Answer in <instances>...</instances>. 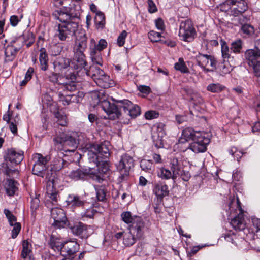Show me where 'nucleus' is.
I'll return each instance as SVG.
<instances>
[{"mask_svg": "<svg viewBox=\"0 0 260 260\" xmlns=\"http://www.w3.org/2000/svg\"><path fill=\"white\" fill-rule=\"evenodd\" d=\"M104 92L102 91L95 93L94 96L98 98V103L111 119L120 118L121 116H129L131 118H135L141 114L139 106L133 104L128 100L117 102V104L111 103L104 95Z\"/></svg>", "mask_w": 260, "mask_h": 260, "instance_id": "1", "label": "nucleus"}, {"mask_svg": "<svg viewBox=\"0 0 260 260\" xmlns=\"http://www.w3.org/2000/svg\"><path fill=\"white\" fill-rule=\"evenodd\" d=\"M227 206L228 208L225 209L227 215L231 217H234L230 222L232 227L236 230H244L246 224L243 216L244 211L242 209L239 199L235 196L231 197Z\"/></svg>", "mask_w": 260, "mask_h": 260, "instance_id": "2", "label": "nucleus"}, {"mask_svg": "<svg viewBox=\"0 0 260 260\" xmlns=\"http://www.w3.org/2000/svg\"><path fill=\"white\" fill-rule=\"evenodd\" d=\"M24 158V152L15 148L8 149L5 157V162L1 164L0 173L9 177L13 174H18L14 166L20 164Z\"/></svg>", "mask_w": 260, "mask_h": 260, "instance_id": "3", "label": "nucleus"}, {"mask_svg": "<svg viewBox=\"0 0 260 260\" xmlns=\"http://www.w3.org/2000/svg\"><path fill=\"white\" fill-rule=\"evenodd\" d=\"M77 132H72L71 135H67L61 131L56 132V136L53 138V141L56 147L60 151L65 152H74L77 147L76 140Z\"/></svg>", "mask_w": 260, "mask_h": 260, "instance_id": "4", "label": "nucleus"}, {"mask_svg": "<svg viewBox=\"0 0 260 260\" xmlns=\"http://www.w3.org/2000/svg\"><path fill=\"white\" fill-rule=\"evenodd\" d=\"M247 9V4L245 0H226L220 5L222 11L234 16L241 15Z\"/></svg>", "mask_w": 260, "mask_h": 260, "instance_id": "5", "label": "nucleus"}, {"mask_svg": "<svg viewBox=\"0 0 260 260\" xmlns=\"http://www.w3.org/2000/svg\"><path fill=\"white\" fill-rule=\"evenodd\" d=\"M122 220L128 225V229L132 232H137L140 235L142 231L146 229L145 223L140 216H132L131 212L125 211L121 214Z\"/></svg>", "mask_w": 260, "mask_h": 260, "instance_id": "6", "label": "nucleus"}, {"mask_svg": "<svg viewBox=\"0 0 260 260\" xmlns=\"http://www.w3.org/2000/svg\"><path fill=\"white\" fill-rule=\"evenodd\" d=\"M34 165L32 167V174L39 177L43 178L46 177L47 179H50L48 171L47 164L49 160L47 156H43L40 153H35L32 155Z\"/></svg>", "mask_w": 260, "mask_h": 260, "instance_id": "7", "label": "nucleus"}, {"mask_svg": "<svg viewBox=\"0 0 260 260\" xmlns=\"http://www.w3.org/2000/svg\"><path fill=\"white\" fill-rule=\"evenodd\" d=\"M207 134L201 132L197 133L192 142L188 145L186 149H189L196 153L204 152L207 150V146L210 143V139Z\"/></svg>", "mask_w": 260, "mask_h": 260, "instance_id": "8", "label": "nucleus"}, {"mask_svg": "<svg viewBox=\"0 0 260 260\" xmlns=\"http://www.w3.org/2000/svg\"><path fill=\"white\" fill-rule=\"evenodd\" d=\"M78 26V23L74 21L59 24L58 25L55 36L60 41H66L75 35Z\"/></svg>", "mask_w": 260, "mask_h": 260, "instance_id": "9", "label": "nucleus"}, {"mask_svg": "<svg viewBox=\"0 0 260 260\" xmlns=\"http://www.w3.org/2000/svg\"><path fill=\"white\" fill-rule=\"evenodd\" d=\"M116 166L120 173L119 179L122 182L126 180L129 176L130 169L134 167L133 158L127 154L123 155Z\"/></svg>", "mask_w": 260, "mask_h": 260, "instance_id": "10", "label": "nucleus"}, {"mask_svg": "<svg viewBox=\"0 0 260 260\" xmlns=\"http://www.w3.org/2000/svg\"><path fill=\"white\" fill-rule=\"evenodd\" d=\"M197 64L206 72H213L216 69L217 60L212 55L199 53L195 56Z\"/></svg>", "mask_w": 260, "mask_h": 260, "instance_id": "11", "label": "nucleus"}, {"mask_svg": "<svg viewBox=\"0 0 260 260\" xmlns=\"http://www.w3.org/2000/svg\"><path fill=\"white\" fill-rule=\"evenodd\" d=\"M179 36L184 41L189 42L193 40L196 36V31L190 20H187L181 22Z\"/></svg>", "mask_w": 260, "mask_h": 260, "instance_id": "12", "label": "nucleus"}, {"mask_svg": "<svg viewBox=\"0 0 260 260\" xmlns=\"http://www.w3.org/2000/svg\"><path fill=\"white\" fill-rule=\"evenodd\" d=\"M67 226L70 229L73 235L81 239H86L90 235V233L89 232V229L90 226L81 222H69Z\"/></svg>", "mask_w": 260, "mask_h": 260, "instance_id": "13", "label": "nucleus"}, {"mask_svg": "<svg viewBox=\"0 0 260 260\" xmlns=\"http://www.w3.org/2000/svg\"><path fill=\"white\" fill-rule=\"evenodd\" d=\"M51 216L54 222L52 225L56 228H64L67 225V219L63 210L60 208H53L51 210Z\"/></svg>", "mask_w": 260, "mask_h": 260, "instance_id": "14", "label": "nucleus"}, {"mask_svg": "<svg viewBox=\"0 0 260 260\" xmlns=\"http://www.w3.org/2000/svg\"><path fill=\"white\" fill-rule=\"evenodd\" d=\"M64 7V10L55 11L53 13V15L56 19L59 20L62 23H68V22L73 21V20L75 17L73 14L72 7H67L66 6Z\"/></svg>", "mask_w": 260, "mask_h": 260, "instance_id": "15", "label": "nucleus"}, {"mask_svg": "<svg viewBox=\"0 0 260 260\" xmlns=\"http://www.w3.org/2000/svg\"><path fill=\"white\" fill-rule=\"evenodd\" d=\"M93 173V169L90 168L76 170H70L69 168V170H67L64 175L69 176L70 178L74 181H78L86 179L88 175L92 174Z\"/></svg>", "mask_w": 260, "mask_h": 260, "instance_id": "16", "label": "nucleus"}, {"mask_svg": "<svg viewBox=\"0 0 260 260\" xmlns=\"http://www.w3.org/2000/svg\"><path fill=\"white\" fill-rule=\"evenodd\" d=\"M63 154V152H59L58 156L55 157L52 161L51 164V171L58 172L61 171L65 174L67 170H69L70 164L61 157V155Z\"/></svg>", "mask_w": 260, "mask_h": 260, "instance_id": "17", "label": "nucleus"}, {"mask_svg": "<svg viewBox=\"0 0 260 260\" xmlns=\"http://www.w3.org/2000/svg\"><path fill=\"white\" fill-rule=\"evenodd\" d=\"M95 164L98 167V174H94V172L93 179L100 183L104 180V176L102 175L106 174L109 171V165L106 159H95Z\"/></svg>", "mask_w": 260, "mask_h": 260, "instance_id": "18", "label": "nucleus"}, {"mask_svg": "<svg viewBox=\"0 0 260 260\" xmlns=\"http://www.w3.org/2000/svg\"><path fill=\"white\" fill-rule=\"evenodd\" d=\"M109 142L104 141L100 144L94 146V155L95 159H107L110 156Z\"/></svg>", "mask_w": 260, "mask_h": 260, "instance_id": "19", "label": "nucleus"}, {"mask_svg": "<svg viewBox=\"0 0 260 260\" xmlns=\"http://www.w3.org/2000/svg\"><path fill=\"white\" fill-rule=\"evenodd\" d=\"M153 192L156 196L157 200L161 202L164 197L169 195V190L168 186L165 182L159 181L154 184Z\"/></svg>", "mask_w": 260, "mask_h": 260, "instance_id": "20", "label": "nucleus"}, {"mask_svg": "<svg viewBox=\"0 0 260 260\" xmlns=\"http://www.w3.org/2000/svg\"><path fill=\"white\" fill-rule=\"evenodd\" d=\"M79 249V245L74 241H69L63 243V249L61 252L62 255H69L72 256Z\"/></svg>", "mask_w": 260, "mask_h": 260, "instance_id": "21", "label": "nucleus"}, {"mask_svg": "<svg viewBox=\"0 0 260 260\" xmlns=\"http://www.w3.org/2000/svg\"><path fill=\"white\" fill-rule=\"evenodd\" d=\"M87 37L85 31H81L76 37V41L74 48V52H84L87 47Z\"/></svg>", "mask_w": 260, "mask_h": 260, "instance_id": "22", "label": "nucleus"}, {"mask_svg": "<svg viewBox=\"0 0 260 260\" xmlns=\"http://www.w3.org/2000/svg\"><path fill=\"white\" fill-rule=\"evenodd\" d=\"M182 157L179 154H176L170 158V167L171 171L173 172L174 176L178 175L180 172V169L182 168Z\"/></svg>", "mask_w": 260, "mask_h": 260, "instance_id": "23", "label": "nucleus"}, {"mask_svg": "<svg viewBox=\"0 0 260 260\" xmlns=\"http://www.w3.org/2000/svg\"><path fill=\"white\" fill-rule=\"evenodd\" d=\"M73 64H74L73 67L76 70L83 69L84 70V69H86L85 67L87 65V62L83 52H74Z\"/></svg>", "mask_w": 260, "mask_h": 260, "instance_id": "24", "label": "nucleus"}, {"mask_svg": "<svg viewBox=\"0 0 260 260\" xmlns=\"http://www.w3.org/2000/svg\"><path fill=\"white\" fill-rule=\"evenodd\" d=\"M67 81L62 85L61 88L63 89V92L67 93V91H74L76 89V77L74 73H70L66 76Z\"/></svg>", "mask_w": 260, "mask_h": 260, "instance_id": "25", "label": "nucleus"}, {"mask_svg": "<svg viewBox=\"0 0 260 260\" xmlns=\"http://www.w3.org/2000/svg\"><path fill=\"white\" fill-rule=\"evenodd\" d=\"M145 230L142 231L140 235H138L137 232H132L129 230L128 232L125 233L123 235V244L126 246H131L134 244L137 239L141 238L145 232Z\"/></svg>", "mask_w": 260, "mask_h": 260, "instance_id": "26", "label": "nucleus"}, {"mask_svg": "<svg viewBox=\"0 0 260 260\" xmlns=\"http://www.w3.org/2000/svg\"><path fill=\"white\" fill-rule=\"evenodd\" d=\"M245 56L248 64L250 67L260 61V52L255 49L246 50L245 53Z\"/></svg>", "mask_w": 260, "mask_h": 260, "instance_id": "27", "label": "nucleus"}, {"mask_svg": "<svg viewBox=\"0 0 260 260\" xmlns=\"http://www.w3.org/2000/svg\"><path fill=\"white\" fill-rule=\"evenodd\" d=\"M200 131H195L191 127H187L182 132L181 136L179 139V144H183L190 140H193L197 133H201Z\"/></svg>", "mask_w": 260, "mask_h": 260, "instance_id": "28", "label": "nucleus"}, {"mask_svg": "<svg viewBox=\"0 0 260 260\" xmlns=\"http://www.w3.org/2000/svg\"><path fill=\"white\" fill-rule=\"evenodd\" d=\"M58 95L59 101L64 106L72 103H78L80 100V98L75 94H67L59 92Z\"/></svg>", "mask_w": 260, "mask_h": 260, "instance_id": "29", "label": "nucleus"}, {"mask_svg": "<svg viewBox=\"0 0 260 260\" xmlns=\"http://www.w3.org/2000/svg\"><path fill=\"white\" fill-rule=\"evenodd\" d=\"M84 71L86 75L91 77L95 83L99 80V78H100L102 75H104V71L101 70L99 67L95 64L91 66L89 70L87 68L84 69Z\"/></svg>", "mask_w": 260, "mask_h": 260, "instance_id": "30", "label": "nucleus"}, {"mask_svg": "<svg viewBox=\"0 0 260 260\" xmlns=\"http://www.w3.org/2000/svg\"><path fill=\"white\" fill-rule=\"evenodd\" d=\"M66 202L67 205L72 208L81 207L84 204V201L80 197L75 194H69L67 197Z\"/></svg>", "mask_w": 260, "mask_h": 260, "instance_id": "31", "label": "nucleus"}, {"mask_svg": "<svg viewBox=\"0 0 260 260\" xmlns=\"http://www.w3.org/2000/svg\"><path fill=\"white\" fill-rule=\"evenodd\" d=\"M49 247L55 251H57L61 254L63 243L60 239L55 236L51 235L48 243Z\"/></svg>", "mask_w": 260, "mask_h": 260, "instance_id": "32", "label": "nucleus"}, {"mask_svg": "<svg viewBox=\"0 0 260 260\" xmlns=\"http://www.w3.org/2000/svg\"><path fill=\"white\" fill-rule=\"evenodd\" d=\"M96 84L104 88H108L112 87L114 84V81L110 78V77L106 75L105 72L102 76L99 78Z\"/></svg>", "mask_w": 260, "mask_h": 260, "instance_id": "33", "label": "nucleus"}, {"mask_svg": "<svg viewBox=\"0 0 260 260\" xmlns=\"http://www.w3.org/2000/svg\"><path fill=\"white\" fill-rule=\"evenodd\" d=\"M107 46V42L104 39H101L99 41L98 44L93 38H91L90 39L89 49H91L92 48H94V50L101 52L103 50L106 48Z\"/></svg>", "mask_w": 260, "mask_h": 260, "instance_id": "34", "label": "nucleus"}, {"mask_svg": "<svg viewBox=\"0 0 260 260\" xmlns=\"http://www.w3.org/2000/svg\"><path fill=\"white\" fill-rule=\"evenodd\" d=\"M18 183L14 180L7 179L5 184V189L9 196H13L18 189Z\"/></svg>", "mask_w": 260, "mask_h": 260, "instance_id": "35", "label": "nucleus"}, {"mask_svg": "<svg viewBox=\"0 0 260 260\" xmlns=\"http://www.w3.org/2000/svg\"><path fill=\"white\" fill-rule=\"evenodd\" d=\"M158 176L159 177L162 179L168 180L172 179L174 182H175L178 175H175L174 176L173 172L168 169L162 167L159 169V172L158 173Z\"/></svg>", "mask_w": 260, "mask_h": 260, "instance_id": "36", "label": "nucleus"}, {"mask_svg": "<svg viewBox=\"0 0 260 260\" xmlns=\"http://www.w3.org/2000/svg\"><path fill=\"white\" fill-rule=\"evenodd\" d=\"M94 22L96 29H103L105 25V17L104 14L102 12H100L96 14L94 17Z\"/></svg>", "mask_w": 260, "mask_h": 260, "instance_id": "37", "label": "nucleus"}, {"mask_svg": "<svg viewBox=\"0 0 260 260\" xmlns=\"http://www.w3.org/2000/svg\"><path fill=\"white\" fill-rule=\"evenodd\" d=\"M140 167L142 170L152 174L155 170V166L152 161L149 159H143L140 161Z\"/></svg>", "mask_w": 260, "mask_h": 260, "instance_id": "38", "label": "nucleus"}, {"mask_svg": "<svg viewBox=\"0 0 260 260\" xmlns=\"http://www.w3.org/2000/svg\"><path fill=\"white\" fill-rule=\"evenodd\" d=\"M90 55L93 64L102 66L103 59L101 52L94 50V48L89 49Z\"/></svg>", "mask_w": 260, "mask_h": 260, "instance_id": "39", "label": "nucleus"}, {"mask_svg": "<svg viewBox=\"0 0 260 260\" xmlns=\"http://www.w3.org/2000/svg\"><path fill=\"white\" fill-rule=\"evenodd\" d=\"M47 194L49 198L54 202H57L58 197V192L56 190L53 188V183L49 181L48 182L46 187Z\"/></svg>", "mask_w": 260, "mask_h": 260, "instance_id": "40", "label": "nucleus"}, {"mask_svg": "<svg viewBox=\"0 0 260 260\" xmlns=\"http://www.w3.org/2000/svg\"><path fill=\"white\" fill-rule=\"evenodd\" d=\"M18 49L13 47V46H8L5 52V60L6 61H12L15 57L17 52L18 51Z\"/></svg>", "mask_w": 260, "mask_h": 260, "instance_id": "41", "label": "nucleus"}, {"mask_svg": "<svg viewBox=\"0 0 260 260\" xmlns=\"http://www.w3.org/2000/svg\"><path fill=\"white\" fill-rule=\"evenodd\" d=\"M148 38L151 40V41L153 42H161L164 44H167L169 45V44L167 43V41H164L161 39V36L160 33L156 32L154 30H151L148 33Z\"/></svg>", "mask_w": 260, "mask_h": 260, "instance_id": "42", "label": "nucleus"}, {"mask_svg": "<svg viewBox=\"0 0 260 260\" xmlns=\"http://www.w3.org/2000/svg\"><path fill=\"white\" fill-rule=\"evenodd\" d=\"M225 86L220 83H211L207 86V90L212 93H218L223 91Z\"/></svg>", "mask_w": 260, "mask_h": 260, "instance_id": "43", "label": "nucleus"}, {"mask_svg": "<svg viewBox=\"0 0 260 260\" xmlns=\"http://www.w3.org/2000/svg\"><path fill=\"white\" fill-rule=\"evenodd\" d=\"M70 64V60L68 58L60 57L58 58L55 62L56 67L60 70L65 69L69 67Z\"/></svg>", "mask_w": 260, "mask_h": 260, "instance_id": "44", "label": "nucleus"}, {"mask_svg": "<svg viewBox=\"0 0 260 260\" xmlns=\"http://www.w3.org/2000/svg\"><path fill=\"white\" fill-rule=\"evenodd\" d=\"M40 68L42 70L46 71L48 68V56L45 52H41L39 56Z\"/></svg>", "mask_w": 260, "mask_h": 260, "instance_id": "45", "label": "nucleus"}, {"mask_svg": "<svg viewBox=\"0 0 260 260\" xmlns=\"http://www.w3.org/2000/svg\"><path fill=\"white\" fill-rule=\"evenodd\" d=\"M96 188V198L98 201L104 202L106 201V192L104 186H99Z\"/></svg>", "mask_w": 260, "mask_h": 260, "instance_id": "46", "label": "nucleus"}, {"mask_svg": "<svg viewBox=\"0 0 260 260\" xmlns=\"http://www.w3.org/2000/svg\"><path fill=\"white\" fill-rule=\"evenodd\" d=\"M174 68L176 70L179 71L183 73H186L188 72V68L185 66L183 59L181 58H179V61L175 64Z\"/></svg>", "mask_w": 260, "mask_h": 260, "instance_id": "47", "label": "nucleus"}, {"mask_svg": "<svg viewBox=\"0 0 260 260\" xmlns=\"http://www.w3.org/2000/svg\"><path fill=\"white\" fill-rule=\"evenodd\" d=\"M4 213L6 216L10 226H12L14 223H17V218L9 210L5 209L4 210Z\"/></svg>", "mask_w": 260, "mask_h": 260, "instance_id": "48", "label": "nucleus"}, {"mask_svg": "<svg viewBox=\"0 0 260 260\" xmlns=\"http://www.w3.org/2000/svg\"><path fill=\"white\" fill-rule=\"evenodd\" d=\"M221 53L223 58L225 59L229 58L230 56V54L229 48L228 44L224 41L221 40Z\"/></svg>", "mask_w": 260, "mask_h": 260, "instance_id": "49", "label": "nucleus"}, {"mask_svg": "<svg viewBox=\"0 0 260 260\" xmlns=\"http://www.w3.org/2000/svg\"><path fill=\"white\" fill-rule=\"evenodd\" d=\"M242 32L248 36H251L254 32V28L253 26L249 24H243L241 28Z\"/></svg>", "mask_w": 260, "mask_h": 260, "instance_id": "50", "label": "nucleus"}, {"mask_svg": "<svg viewBox=\"0 0 260 260\" xmlns=\"http://www.w3.org/2000/svg\"><path fill=\"white\" fill-rule=\"evenodd\" d=\"M55 116L57 118V123L62 126H65L67 125V117L58 112L55 114Z\"/></svg>", "mask_w": 260, "mask_h": 260, "instance_id": "51", "label": "nucleus"}, {"mask_svg": "<svg viewBox=\"0 0 260 260\" xmlns=\"http://www.w3.org/2000/svg\"><path fill=\"white\" fill-rule=\"evenodd\" d=\"M229 152L234 157V158L236 159L238 161H239V159L243 155V152L240 150H238L237 148L235 147H231L229 150Z\"/></svg>", "mask_w": 260, "mask_h": 260, "instance_id": "52", "label": "nucleus"}, {"mask_svg": "<svg viewBox=\"0 0 260 260\" xmlns=\"http://www.w3.org/2000/svg\"><path fill=\"white\" fill-rule=\"evenodd\" d=\"M242 49V42L240 40H238L232 42L231 44V50L234 53H240Z\"/></svg>", "mask_w": 260, "mask_h": 260, "instance_id": "53", "label": "nucleus"}, {"mask_svg": "<svg viewBox=\"0 0 260 260\" xmlns=\"http://www.w3.org/2000/svg\"><path fill=\"white\" fill-rule=\"evenodd\" d=\"M13 229L12 230V238L15 239L17 237L20 232L21 226L19 222L14 223L13 224Z\"/></svg>", "mask_w": 260, "mask_h": 260, "instance_id": "54", "label": "nucleus"}, {"mask_svg": "<svg viewBox=\"0 0 260 260\" xmlns=\"http://www.w3.org/2000/svg\"><path fill=\"white\" fill-rule=\"evenodd\" d=\"M218 67L222 73L224 74L230 73L231 70V67L229 66V63L225 61V59H223V62L219 64Z\"/></svg>", "mask_w": 260, "mask_h": 260, "instance_id": "55", "label": "nucleus"}, {"mask_svg": "<svg viewBox=\"0 0 260 260\" xmlns=\"http://www.w3.org/2000/svg\"><path fill=\"white\" fill-rule=\"evenodd\" d=\"M98 213L97 211L93 208L91 207L87 209L84 212L82 213V217L92 218L94 215Z\"/></svg>", "mask_w": 260, "mask_h": 260, "instance_id": "56", "label": "nucleus"}, {"mask_svg": "<svg viewBox=\"0 0 260 260\" xmlns=\"http://www.w3.org/2000/svg\"><path fill=\"white\" fill-rule=\"evenodd\" d=\"M45 76L51 82L56 83L58 80L59 75L58 74L54 72H47Z\"/></svg>", "mask_w": 260, "mask_h": 260, "instance_id": "57", "label": "nucleus"}, {"mask_svg": "<svg viewBox=\"0 0 260 260\" xmlns=\"http://www.w3.org/2000/svg\"><path fill=\"white\" fill-rule=\"evenodd\" d=\"M127 33L125 30H123L117 38V44L119 46H123L125 43V40Z\"/></svg>", "mask_w": 260, "mask_h": 260, "instance_id": "58", "label": "nucleus"}, {"mask_svg": "<svg viewBox=\"0 0 260 260\" xmlns=\"http://www.w3.org/2000/svg\"><path fill=\"white\" fill-rule=\"evenodd\" d=\"M185 181H187L189 180L191 177V175L189 171L184 170L182 168L180 169V172L178 174V177Z\"/></svg>", "mask_w": 260, "mask_h": 260, "instance_id": "59", "label": "nucleus"}, {"mask_svg": "<svg viewBox=\"0 0 260 260\" xmlns=\"http://www.w3.org/2000/svg\"><path fill=\"white\" fill-rule=\"evenodd\" d=\"M38 196L35 194V197L31 201L30 208L33 211H35L39 206L40 200Z\"/></svg>", "mask_w": 260, "mask_h": 260, "instance_id": "60", "label": "nucleus"}, {"mask_svg": "<svg viewBox=\"0 0 260 260\" xmlns=\"http://www.w3.org/2000/svg\"><path fill=\"white\" fill-rule=\"evenodd\" d=\"M76 140L77 141V145L81 144L84 145L87 143L86 138L85 137L84 134L81 133L77 132V136H76Z\"/></svg>", "mask_w": 260, "mask_h": 260, "instance_id": "61", "label": "nucleus"}, {"mask_svg": "<svg viewBox=\"0 0 260 260\" xmlns=\"http://www.w3.org/2000/svg\"><path fill=\"white\" fill-rule=\"evenodd\" d=\"M191 99L196 104L201 105L204 103L203 99L198 93H193L191 96Z\"/></svg>", "mask_w": 260, "mask_h": 260, "instance_id": "62", "label": "nucleus"}, {"mask_svg": "<svg viewBox=\"0 0 260 260\" xmlns=\"http://www.w3.org/2000/svg\"><path fill=\"white\" fill-rule=\"evenodd\" d=\"M18 123V120L17 121L16 119L10 121L9 124V128L12 133L15 134L17 133V124Z\"/></svg>", "mask_w": 260, "mask_h": 260, "instance_id": "63", "label": "nucleus"}, {"mask_svg": "<svg viewBox=\"0 0 260 260\" xmlns=\"http://www.w3.org/2000/svg\"><path fill=\"white\" fill-rule=\"evenodd\" d=\"M148 5V11L150 13H153L157 11V7L152 0H147Z\"/></svg>", "mask_w": 260, "mask_h": 260, "instance_id": "64", "label": "nucleus"}]
</instances>
